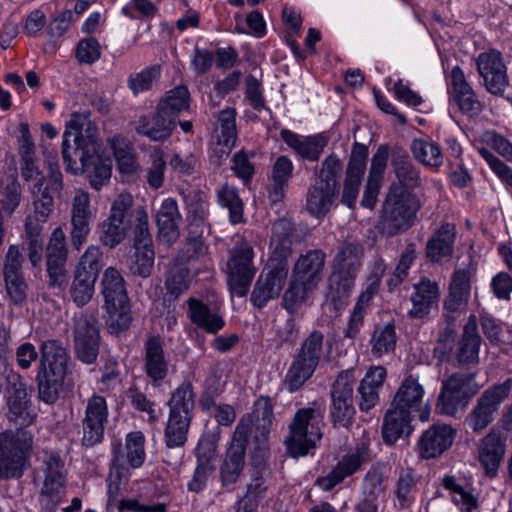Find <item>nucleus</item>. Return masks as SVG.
<instances>
[{
	"mask_svg": "<svg viewBox=\"0 0 512 512\" xmlns=\"http://www.w3.org/2000/svg\"><path fill=\"white\" fill-rule=\"evenodd\" d=\"M326 254L320 249L301 254L292 267L288 286L282 295L281 306L295 314L323 280Z\"/></svg>",
	"mask_w": 512,
	"mask_h": 512,
	"instance_id": "f257e3e1",
	"label": "nucleus"
},
{
	"mask_svg": "<svg viewBox=\"0 0 512 512\" xmlns=\"http://www.w3.org/2000/svg\"><path fill=\"white\" fill-rule=\"evenodd\" d=\"M77 147L69 145L68 134L62 141V157L66 170L74 175L86 174L90 186L99 191L106 186L111 178L112 164L109 159L100 155V144L97 139L84 141L75 136Z\"/></svg>",
	"mask_w": 512,
	"mask_h": 512,
	"instance_id": "f03ea898",
	"label": "nucleus"
},
{
	"mask_svg": "<svg viewBox=\"0 0 512 512\" xmlns=\"http://www.w3.org/2000/svg\"><path fill=\"white\" fill-rule=\"evenodd\" d=\"M421 208V200L414 192H404L395 187L388 189L381 209L380 232L393 237L408 231Z\"/></svg>",
	"mask_w": 512,
	"mask_h": 512,
	"instance_id": "7ed1b4c3",
	"label": "nucleus"
},
{
	"mask_svg": "<svg viewBox=\"0 0 512 512\" xmlns=\"http://www.w3.org/2000/svg\"><path fill=\"white\" fill-rule=\"evenodd\" d=\"M33 434L25 428L0 433V480L19 479L29 466Z\"/></svg>",
	"mask_w": 512,
	"mask_h": 512,
	"instance_id": "20e7f679",
	"label": "nucleus"
},
{
	"mask_svg": "<svg viewBox=\"0 0 512 512\" xmlns=\"http://www.w3.org/2000/svg\"><path fill=\"white\" fill-rule=\"evenodd\" d=\"M189 98H162L151 115H141L134 122L135 131L154 142H164L176 126L181 112L189 110Z\"/></svg>",
	"mask_w": 512,
	"mask_h": 512,
	"instance_id": "39448f33",
	"label": "nucleus"
},
{
	"mask_svg": "<svg viewBox=\"0 0 512 512\" xmlns=\"http://www.w3.org/2000/svg\"><path fill=\"white\" fill-rule=\"evenodd\" d=\"M323 353L324 335L313 330L303 339L285 375L284 383L289 392L299 390L313 376Z\"/></svg>",
	"mask_w": 512,
	"mask_h": 512,
	"instance_id": "423d86ee",
	"label": "nucleus"
},
{
	"mask_svg": "<svg viewBox=\"0 0 512 512\" xmlns=\"http://www.w3.org/2000/svg\"><path fill=\"white\" fill-rule=\"evenodd\" d=\"M102 287L104 307L109 314L108 327L112 333L119 334L132 321L125 281L117 269L109 267L103 274Z\"/></svg>",
	"mask_w": 512,
	"mask_h": 512,
	"instance_id": "0eeeda50",
	"label": "nucleus"
},
{
	"mask_svg": "<svg viewBox=\"0 0 512 512\" xmlns=\"http://www.w3.org/2000/svg\"><path fill=\"white\" fill-rule=\"evenodd\" d=\"M477 374L478 370L459 371L444 379L437 398V412L455 416L464 410L481 387L475 380Z\"/></svg>",
	"mask_w": 512,
	"mask_h": 512,
	"instance_id": "6e6552de",
	"label": "nucleus"
},
{
	"mask_svg": "<svg viewBox=\"0 0 512 512\" xmlns=\"http://www.w3.org/2000/svg\"><path fill=\"white\" fill-rule=\"evenodd\" d=\"M319 417V411L310 407L301 408L296 412L289 425V435L284 441L290 456H305L315 447L316 441L322 437Z\"/></svg>",
	"mask_w": 512,
	"mask_h": 512,
	"instance_id": "1a4fd4ad",
	"label": "nucleus"
},
{
	"mask_svg": "<svg viewBox=\"0 0 512 512\" xmlns=\"http://www.w3.org/2000/svg\"><path fill=\"white\" fill-rule=\"evenodd\" d=\"M40 471L44 477L39 494L41 512H53L65 496V460L57 452H46L41 460Z\"/></svg>",
	"mask_w": 512,
	"mask_h": 512,
	"instance_id": "9d476101",
	"label": "nucleus"
},
{
	"mask_svg": "<svg viewBox=\"0 0 512 512\" xmlns=\"http://www.w3.org/2000/svg\"><path fill=\"white\" fill-rule=\"evenodd\" d=\"M249 435L250 421L240 419L219 468L221 485L228 491L235 489V485L243 473Z\"/></svg>",
	"mask_w": 512,
	"mask_h": 512,
	"instance_id": "9b49d317",
	"label": "nucleus"
},
{
	"mask_svg": "<svg viewBox=\"0 0 512 512\" xmlns=\"http://www.w3.org/2000/svg\"><path fill=\"white\" fill-rule=\"evenodd\" d=\"M512 389V378L494 384L483 391L475 406L468 413L464 424L476 434L482 433L493 421L501 404L508 398Z\"/></svg>",
	"mask_w": 512,
	"mask_h": 512,
	"instance_id": "f8f14e48",
	"label": "nucleus"
},
{
	"mask_svg": "<svg viewBox=\"0 0 512 512\" xmlns=\"http://www.w3.org/2000/svg\"><path fill=\"white\" fill-rule=\"evenodd\" d=\"M254 250L251 244L241 240L230 251L227 262V283L232 295L244 297L256 274L253 264Z\"/></svg>",
	"mask_w": 512,
	"mask_h": 512,
	"instance_id": "ddd939ff",
	"label": "nucleus"
},
{
	"mask_svg": "<svg viewBox=\"0 0 512 512\" xmlns=\"http://www.w3.org/2000/svg\"><path fill=\"white\" fill-rule=\"evenodd\" d=\"M132 206L133 197L129 193H121L114 199L109 216L97 228L99 241L104 246L112 249L125 239L130 227L128 216Z\"/></svg>",
	"mask_w": 512,
	"mask_h": 512,
	"instance_id": "4468645a",
	"label": "nucleus"
},
{
	"mask_svg": "<svg viewBox=\"0 0 512 512\" xmlns=\"http://www.w3.org/2000/svg\"><path fill=\"white\" fill-rule=\"evenodd\" d=\"M72 332L76 358L84 364H93L100 348V328L96 316L88 311L75 314Z\"/></svg>",
	"mask_w": 512,
	"mask_h": 512,
	"instance_id": "2eb2a0df",
	"label": "nucleus"
},
{
	"mask_svg": "<svg viewBox=\"0 0 512 512\" xmlns=\"http://www.w3.org/2000/svg\"><path fill=\"white\" fill-rule=\"evenodd\" d=\"M288 273V261L275 253L255 283L250 298L252 304L263 308L270 300L277 298L287 282Z\"/></svg>",
	"mask_w": 512,
	"mask_h": 512,
	"instance_id": "dca6fc26",
	"label": "nucleus"
},
{
	"mask_svg": "<svg viewBox=\"0 0 512 512\" xmlns=\"http://www.w3.org/2000/svg\"><path fill=\"white\" fill-rule=\"evenodd\" d=\"M108 416L109 410L105 397L93 394L87 399L84 417L81 420L83 448H93L104 441Z\"/></svg>",
	"mask_w": 512,
	"mask_h": 512,
	"instance_id": "f3484780",
	"label": "nucleus"
},
{
	"mask_svg": "<svg viewBox=\"0 0 512 512\" xmlns=\"http://www.w3.org/2000/svg\"><path fill=\"white\" fill-rule=\"evenodd\" d=\"M370 459L369 445L361 442L344 454L326 476L317 478L316 485L324 491H330L346 478L357 473Z\"/></svg>",
	"mask_w": 512,
	"mask_h": 512,
	"instance_id": "a211bd4d",
	"label": "nucleus"
},
{
	"mask_svg": "<svg viewBox=\"0 0 512 512\" xmlns=\"http://www.w3.org/2000/svg\"><path fill=\"white\" fill-rule=\"evenodd\" d=\"M368 148L366 145L355 142L345 171L341 203L354 209L360 192L364 173L366 171Z\"/></svg>",
	"mask_w": 512,
	"mask_h": 512,
	"instance_id": "6ab92c4d",
	"label": "nucleus"
},
{
	"mask_svg": "<svg viewBox=\"0 0 512 512\" xmlns=\"http://www.w3.org/2000/svg\"><path fill=\"white\" fill-rule=\"evenodd\" d=\"M68 249L63 230H53L45 250L46 271L49 287L62 288L66 284V263Z\"/></svg>",
	"mask_w": 512,
	"mask_h": 512,
	"instance_id": "aec40b11",
	"label": "nucleus"
},
{
	"mask_svg": "<svg viewBox=\"0 0 512 512\" xmlns=\"http://www.w3.org/2000/svg\"><path fill=\"white\" fill-rule=\"evenodd\" d=\"M476 62L487 91L493 95L504 93L509 82L501 53L497 50L482 52Z\"/></svg>",
	"mask_w": 512,
	"mask_h": 512,
	"instance_id": "412c9836",
	"label": "nucleus"
},
{
	"mask_svg": "<svg viewBox=\"0 0 512 512\" xmlns=\"http://www.w3.org/2000/svg\"><path fill=\"white\" fill-rule=\"evenodd\" d=\"M273 417V403L271 398L268 396H260L254 402L252 415L241 418L250 421V433L252 432V425H254L253 439L256 443L255 450L262 458L268 455L267 443Z\"/></svg>",
	"mask_w": 512,
	"mask_h": 512,
	"instance_id": "4be33fe9",
	"label": "nucleus"
},
{
	"mask_svg": "<svg viewBox=\"0 0 512 512\" xmlns=\"http://www.w3.org/2000/svg\"><path fill=\"white\" fill-rule=\"evenodd\" d=\"M92 219L89 193L83 190L76 191L71 206V242L75 249L79 250L86 242L91 231Z\"/></svg>",
	"mask_w": 512,
	"mask_h": 512,
	"instance_id": "5701e85b",
	"label": "nucleus"
},
{
	"mask_svg": "<svg viewBox=\"0 0 512 512\" xmlns=\"http://www.w3.org/2000/svg\"><path fill=\"white\" fill-rule=\"evenodd\" d=\"M456 430L447 424H434L424 431L418 440L419 455L423 459H433L442 455L453 444Z\"/></svg>",
	"mask_w": 512,
	"mask_h": 512,
	"instance_id": "b1692460",
	"label": "nucleus"
},
{
	"mask_svg": "<svg viewBox=\"0 0 512 512\" xmlns=\"http://www.w3.org/2000/svg\"><path fill=\"white\" fill-rule=\"evenodd\" d=\"M356 274L331 268L326 282L325 302L335 312L343 310L354 290Z\"/></svg>",
	"mask_w": 512,
	"mask_h": 512,
	"instance_id": "393cba45",
	"label": "nucleus"
},
{
	"mask_svg": "<svg viewBox=\"0 0 512 512\" xmlns=\"http://www.w3.org/2000/svg\"><path fill=\"white\" fill-rule=\"evenodd\" d=\"M482 339L477 330L474 316H471L463 328V333L454 352L456 365L466 367L468 371L478 370L479 350Z\"/></svg>",
	"mask_w": 512,
	"mask_h": 512,
	"instance_id": "a878e982",
	"label": "nucleus"
},
{
	"mask_svg": "<svg viewBox=\"0 0 512 512\" xmlns=\"http://www.w3.org/2000/svg\"><path fill=\"white\" fill-rule=\"evenodd\" d=\"M425 390L419 377L409 374L401 382L391 405L410 413L420 412V419L426 421L428 412L421 411Z\"/></svg>",
	"mask_w": 512,
	"mask_h": 512,
	"instance_id": "bb28decb",
	"label": "nucleus"
},
{
	"mask_svg": "<svg viewBox=\"0 0 512 512\" xmlns=\"http://www.w3.org/2000/svg\"><path fill=\"white\" fill-rule=\"evenodd\" d=\"M144 370L152 385L158 387L168 375L169 362L159 336H150L144 346Z\"/></svg>",
	"mask_w": 512,
	"mask_h": 512,
	"instance_id": "cd10ccee",
	"label": "nucleus"
},
{
	"mask_svg": "<svg viewBox=\"0 0 512 512\" xmlns=\"http://www.w3.org/2000/svg\"><path fill=\"white\" fill-rule=\"evenodd\" d=\"M7 397L6 417L10 423L25 428L35 421L36 414L32 409V404L28 396L25 383L20 382L11 388Z\"/></svg>",
	"mask_w": 512,
	"mask_h": 512,
	"instance_id": "c85d7f7f",
	"label": "nucleus"
},
{
	"mask_svg": "<svg viewBox=\"0 0 512 512\" xmlns=\"http://www.w3.org/2000/svg\"><path fill=\"white\" fill-rule=\"evenodd\" d=\"M391 165L397 181L391 183L390 190L395 187L404 192H413L415 188L421 186L420 172L405 151L401 149L394 150Z\"/></svg>",
	"mask_w": 512,
	"mask_h": 512,
	"instance_id": "c756f323",
	"label": "nucleus"
},
{
	"mask_svg": "<svg viewBox=\"0 0 512 512\" xmlns=\"http://www.w3.org/2000/svg\"><path fill=\"white\" fill-rule=\"evenodd\" d=\"M456 228L454 224H442L426 243V258L433 263L450 259L454 252Z\"/></svg>",
	"mask_w": 512,
	"mask_h": 512,
	"instance_id": "7c9ffc66",
	"label": "nucleus"
},
{
	"mask_svg": "<svg viewBox=\"0 0 512 512\" xmlns=\"http://www.w3.org/2000/svg\"><path fill=\"white\" fill-rule=\"evenodd\" d=\"M182 215L179 211L177 201L174 198H166L162 201L156 215V224L159 237L165 243L171 245L179 235V224Z\"/></svg>",
	"mask_w": 512,
	"mask_h": 512,
	"instance_id": "2f4dec72",
	"label": "nucleus"
},
{
	"mask_svg": "<svg viewBox=\"0 0 512 512\" xmlns=\"http://www.w3.org/2000/svg\"><path fill=\"white\" fill-rule=\"evenodd\" d=\"M413 413L391 405L387 410L383 424L382 437L386 444L392 445L402 437H408L413 427L411 421Z\"/></svg>",
	"mask_w": 512,
	"mask_h": 512,
	"instance_id": "473e14b6",
	"label": "nucleus"
},
{
	"mask_svg": "<svg viewBox=\"0 0 512 512\" xmlns=\"http://www.w3.org/2000/svg\"><path fill=\"white\" fill-rule=\"evenodd\" d=\"M471 292V273L468 269H456L449 285V293L444 301L448 312H461L466 309Z\"/></svg>",
	"mask_w": 512,
	"mask_h": 512,
	"instance_id": "72a5a7b5",
	"label": "nucleus"
},
{
	"mask_svg": "<svg viewBox=\"0 0 512 512\" xmlns=\"http://www.w3.org/2000/svg\"><path fill=\"white\" fill-rule=\"evenodd\" d=\"M188 315L190 321L208 334H217L226 324L223 316L211 309L206 303L195 298H189Z\"/></svg>",
	"mask_w": 512,
	"mask_h": 512,
	"instance_id": "f704fd0d",
	"label": "nucleus"
},
{
	"mask_svg": "<svg viewBox=\"0 0 512 512\" xmlns=\"http://www.w3.org/2000/svg\"><path fill=\"white\" fill-rule=\"evenodd\" d=\"M68 360L69 354L60 340L47 339L41 343L38 370L66 375Z\"/></svg>",
	"mask_w": 512,
	"mask_h": 512,
	"instance_id": "c9c22d12",
	"label": "nucleus"
},
{
	"mask_svg": "<svg viewBox=\"0 0 512 512\" xmlns=\"http://www.w3.org/2000/svg\"><path fill=\"white\" fill-rule=\"evenodd\" d=\"M478 454L486 473L494 476L505 454V443L501 433L492 429L481 440Z\"/></svg>",
	"mask_w": 512,
	"mask_h": 512,
	"instance_id": "e433bc0d",
	"label": "nucleus"
},
{
	"mask_svg": "<svg viewBox=\"0 0 512 512\" xmlns=\"http://www.w3.org/2000/svg\"><path fill=\"white\" fill-rule=\"evenodd\" d=\"M439 295V287L436 282L423 279L414 284V292L410 297L412 308L408 315L415 319L425 318L430 313L432 306L438 302Z\"/></svg>",
	"mask_w": 512,
	"mask_h": 512,
	"instance_id": "4c0bfd02",
	"label": "nucleus"
},
{
	"mask_svg": "<svg viewBox=\"0 0 512 512\" xmlns=\"http://www.w3.org/2000/svg\"><path fill=\"white\" fill-rule=\"evenodd\" d=\"M281 139L302 159L316 162L319 160L326 142L318 136H301L288 129L280 131Z\"/></svg>",
	"mask_w": 512,
	"mask_h": 512,
	"instance_id": "58836bf2",
	"label": "nucleus"
},
{
	"mask_svg": "<svg viewBox=\"0 0 512 512\" xmlns=\"http://www.w3.org/2000/svg\"><path fill=\"white\" fill-rule=\"evenodd\" d=\"M259 453L255 452L253 465L255 472L252 475L251 482L247 485L246 494L239 500H246L250 504L258 506V502L264 498L269 486L271 485V470L263 463Z\"/></svg>",
	"mask_w": 512,
	"mask_h": 512,
	"instance_id": "ea45409f",
	"label": "nucleus"
},
{
	"mask_svg": "<svg viewBox=\"0 0 512 512\" xmlns=\"http://www.w3.org/2000/svg\"><path fill=\"white\" fill-rule=\"evenodd\" d=\"M189 229L208 230L209 202L201 190H194L184 195Z\"/></svg>",
	"mask_w": 512,
	"mask_h": 512,
	"instance_id": "a19ab883",
	"label": "nucleus"
},
{
	"mask_svg": "<svg viewBox=\"0 0 512 512\" xmlns=\"http://www.w3.org/2000/svg\"><path fill=\"white\" fill-rule=\"evenodd\" d=\"M338 194L333 189L314 182L306 195L307 211L317 218L324 217L331 209Z\"/></svg>",
	"mask_w": 512,
	"mask_h": 512,
	"instance_id": "79ce46f5",
	"label": "nucleus"
},
{
	"mask_svg": "<svg viewBox=\"0 0 512 512\" xmlns=\"http://www.w3.org/2000/svg\"><path fill=\"white\" fill-rule=\"evenodd\" d=\"M293 168V163L287 156H279L274 162L271 171L272 185L268 192L271 203L276 204L283 199Z\"/></svg>",
	"mask_w": 512,
	"mask_h": 512,
	"instance_id": "37998d69",
	"label": "nucleus"
},
{
	"mask_svg": "<svg viewBox=\"0 0 512 512\" xmlns=\"http://www.w3.org/2000/svg\"><path fill=\"white\" fill-rule=\"evenodd\" d=\"M397 339L396 327L393 322L375 325L369 340L371 354L375 358H381L393 353Z\"/></svg>",
	"mask_w": 512,
	"mask_h": 512,
	"instance_id": "c03bdc74",
	"label": "nucleus"
},
{
	"mask_svg": "<svg viewBox=\"0 0 512 512\" xmlns=\"http://www.w3.org/2000/svg\"><path fill=\"white\" fill-rule=\"evenodd\" d=\"M363 246L357 242H346L336 253L331 268L358 274L362 266Z\"/></svg>",
	"mask_w": 512,
	"mask_h": 512,
	"instance_id": "a18cd8bd",
	"label": "nucleus"
},
{
	"mask_svg": "<svg viewBox=\"0 0 512 512\" xmlns=\"http://www.w3.org/2000/svg\"><path fill=\"white\" fill-rule=\"evenodd\" d=\"M193 417L170 413L164 430V441L168 448L183 447Z\"/></svg>",
	"mask_w": 512,
	"mask_h": 512,
	"instance_id": "49530a36",
	"label": "nucleus"
},
{
	"mask_svg": "<svg viewBox=\"0 0 512 512\" xmlns=\"http://www.w3.org/2000/svg\"><path fill=\"white\" fill-rule=\"evenodd\" d=\"M376 293V287L370 284L364 291L360 293L357 302L350 314L347 328L344 331V336L349 339H355L364 324V318L367 313L369 304Z\"/></svg>",
	"mask_w": 512,
	"mask_h": 512,
	"instance_id": "de8ad7c7",
	"label": "nucleus"
},
{
	"mask_svg": "<svg viewBox=\"0 0 512 512\" xmlns=\"http://www.w3.org/2000/svg\"><path fill=\"white\" fill-rule=\"evenodd\" d=\"M65 376L64 374L38 370L36 381L39 399L46 404H54L59 399Z\"/></svg>",
	"mask_w": 512,
	"mask_h": 512,
	"instance_id": "09e8293b",
	"label": "nucleus"
},
{
	"mask_svg": "<svg viewBox=\"0 0 512 512\" xmlns=\"http://www.w3.org/2000/svg\"><path fill=\"white\" fill-rule=\"evenodd\" d=\"M217 202L228 210L229 219L232 224L242 223L244 220V203L239 196L238 189L228 184L222 185L217 190Z\"/></svg>",
	"mask_w": 512,
	"mask_h": 512,
	"instance_id": "8fccbe9b",
	"label": "nucleus"
},
{
	"mask_svg": "<svg viewBox=\"0 0 512 512\" xmlns=\"http://www.w3.org/2000/svg\"><path fill=\"white\" fill-rule=\"evenodd\" d=\"M169 412L193 417L195 393L190 381H184L171 394Z\"/></svg>",
	"mask_w": 512,
	"mask_h": 512,
	"instance_id": "3c124183",
	"label": "nucleus"
},
{
	"mask_svg": "<svg viewBox=\"0 0 512 512\" xmlns=\"http://www.w3.org/2000/svg\"><path fill=\"white\" fill-rule=\"evenodd\" d=\"M442 485L451 493L452 501L460 506L463 512H474L478 509V497L471 490L460 485L454 476H444Z\"/></svg>",
	"mask_w": 512,
	"mask_h": 512,
	"instance_id": "603ef678",
	"label": "nucleus"
},
{
	"mask_svg": "<svg viewBox=\"0 0 512 512\" xmlns=\"http://www.w3.org/2000/svg\"><path fill=\"white\" fill-rule=\"evenodd\" d=\"M97 279L91 276V274L82 273L77 270L74 271L69 293L77 306L82 307L92 299Z\"/></svg>",
	"mask_w": 512,
	"mask_h": 512,
	"instance_id": "864d4df0",
	"label": "nucleus"
},
{
	"mask_svg": "<svg viewBox=\"0 0 512 512\" xmlns=\"http://www.w3.org/2000/svg\"><path fill=\"white\" fill-rule=\"evenodd\" d=\"M343 164L339 157L332 153L321 163V168L317 171L316 183L333 189L339 193V180L341 178Z\"/></svg>",
	"mask_w": 512,
	"mask_h": 512,
	"instance_id": "5fc2aeb1",
	"label": "nucleus"
},
{
	"mask_svg": "<svg viewBox=\"0 0 512 512\" xmlns=\"http://www.w3.org/2000/svg\"><path fill=\"white\" fill-rule=\"evenodd\" d=\"M414 158L423 165L439 167L443 163L441 149L434 142L414 139L410 145Z\"/></svg>",
	"mask_w": 512,
	"mask_h": 512,
	"instance_id": "6e6d98bb",
	"label": "nucleus"
},
{
	"mask_svg": "<svg viewBox=\"0 0 512 512\" xmlns=\"http://www.w3.org/2000/svg\"><path fill=\"white\" fill-rule=\"evenodd\" d=\"M125 457L128 465L139 468L146 459L145 435L141 431H132L125 438Z\"/></svg>",
	"mask_w": 512,
	"mask_h": 512,
	"instance_id": "4d7b16f0",
	"label": "nucleus"
},
{
	"mask_svg": "<svg viewBox=\"0 0 512 512\" xmlns=\"http://www.w3.org/2000/svg\"><path fill=\"white\" fill-rule=\"evenodd\" d=\"M218 120L221 126L218 143L226 148L222 152L229 154L237 139L236 111L233 108H226L219 113Z\"/></svg>",
	"mask_w": 512,
	"mask_h": 512,
	"instance_id": "13d9d810",
	"label": "nucleus"
},
{
	"mask_svg": "<svg viewBox=\"0 0 512 512\" xmlns=\"http://www.w3.org/2000/svg\"><path fill=\"white\" fill-rule=\"evenodd\" d=\"M135 252L128 258L127 266L132 274L149 277L154 266L155 253L153 247H134Z\"/></svg>",
	"mask_w": 512,
	"mask_h": 512,
	"instance_id": "bf43d9fd",
	"label": "nucleus"
},
{
	"mask_svg": "<svg viewBox=\"0 0 512 512\" xmlns=\"http://www.w3.org/2000/svg\"><path fill=\"white\" fill-rule=\"evenodd\" d=\"M34 213L40 221H47L54 210V198L52 193L43 188V182H37L33 187Z\"/></svg>",
	"mask_w": 512,
	"mask_h": 512,
	"instance_id": "052dcab7",
	"label": "nucleus"
},
{
	"mask_svg": "<svg viewBox=\"0 0 512 512\" xmlns=\"http://www.w3.org/2000/svg\"><path fill=\"white\" fill-rule=\"evenodd\" d=\"M416 257V246L414 243H409L400 255L399 262L390 279L387 281L390 289L399 286L407 278L408 271Z\"/></svg>",
	"mask_w": 512,
	"mask_h": 512,
	"instance_id": "680f3d73",
	"label": "nucleus"
},
{
	"mask_svg": "<svg viewBox=\"0 0 512 512\" xmlns=\"http://www.w3.org/2000/svg\"><path fill=\"white\" fill-rule=\"evenodd\" d=\"M123 458L124 454L120 448L113 450V459L110 464V473L107 478V494L110 501L115 500L119 493V485L125 472V468L122 465Z\"/></svg>",
	"mask_w": 512,
	"mask_h": 512,
	"instance_id": "e2e57ef3",
	"label": "nucleus"
},
{
	"mask_svg": "<svg viewBox=\"0 0 512 512\" xmlns=\"http://www.w3.org/2000/svg\"><path fill=\"white\" fill-rule=\"evenodd\" d=\"M111 145L120 171L127 174L132 173L136 166L131 147L121 136H114Z\"/></svg>",
	"mask_w": 512,
	"mask_h": 512,
	"instance_id": "0e129e2a",
	"label": "nucleus"
},
{
	"mask_svg": "<svg viewBox=\"0 0 512 512\" xmlns=\"http://www.w3.org/2000/svg\"><path fill=\"white\" fill-rule=\"evenodd\" d=\"M134 247H153L152 236L149 231L148 214L144 208H138L133 225Z\"/></svg>",
	"mask_w": 512,
	"mask_h": 512,
	"instance_id": "69168bd1",
	"label": "nucleus"
},
{
	"mask_svg": "<svg viewBox=\"0 0 512 512\" xmlns=\"http://www.w3.org/2000/svg\"><path fill=\"white\" fill-rule=\"evenodd\" d=\"M354 383L355 377L353 370L340 372L331 389L332 401L353 400Z\"/></svg>",
	"mask_w": 512,
	"mask_h": 512,
	"instance_id": "338daca9",
	"label": "nucleus"
},
{
	"mask_svg": "<svg viewBox=\"0 0 512 512\" xmlns=\"http://www.w3.org/2000/svg\"><path fill=\"white\" fill-rule=\"evenodd\" d=\"M160 76V67L152 66L144 69L140 73L131 75L128 79V85L134 94H139L151 89L153 83Z\"/></svg>",
	"mask_w": 512,
	"mask_h": 512,
	"instance_id": "774afa93",
	"label": "nucleus"
}]
</instances>
